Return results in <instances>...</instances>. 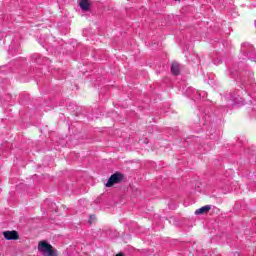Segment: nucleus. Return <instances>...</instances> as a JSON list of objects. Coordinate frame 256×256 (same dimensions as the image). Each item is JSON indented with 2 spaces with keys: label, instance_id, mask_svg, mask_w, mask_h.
Segmentation results:
<instances>
[{
  "label": "nucleus",
  "instance_id": "nucleus-7",
  "mask_svg": "<svg viewBox=\"0 0 256 256\" xmlns=\"http://www.w3.org/2000/svg\"><path fill=\"white\" fill-rule=\"evenodd\" d=\"M115 256H124L122 253L116 254Z\"/></svg>",
  "mask_w": 256,
  "mask_h": 256
},
{
  "label": "nucleus",
  "instance_id": "nucleus-5",
  "mask_svg": "<svg viewBox=\"0 0 256 256\" xmlns=\"http://www.w3.org/2000/svg\"><path fill=\"white\" fill-rule=\"evenodd\" d=\"M171 71H172V74L179 75V73H180L179 63H177V62L172 63Z\"/></svg>",
  "mask_w": 256,
  "mask_h": 256
},
{
  "label": "nucleus",
  "instance_id": "nucleus-6",
  "mask_svg": "<svg viewBox=\"0 0 256 256\" xmlns=\"http://www.w3.org/2000/svg\"><path fill=\"white\" fill-rule=\"evenodd\" d=\"M80 7L83 11H89V1L88 0H81Z\"/></svg>",
  "mask_w": 256,
  "mask_h": 256
},
{
  "label": "nucleus",
  "instance_id": "nucleus-3",
  "mask_svg": "<svg viewBox=\"0 0 256 256\" xmlns=\"http://www.w3.org/2000/svg\"><path fill=\"white\" fill-rule=\"evenodd\" d=\"M3 235H4V239H6V241H17V239H19V233H17V231H15V230L4 231Z\"/></svg>",
  "mask_w": 256,
  "mask_h": 256
},
{
  "label": "nucleus",
  "instance_id": "nucleus-2",
  "mask_svg": "<svg viewBox=\"0 0 256 256\" xmlns=\"http://www.w3.org/2000/svg\"><path fill=\"white\" fill-rule=\"evenodd\" d=\"M123 179V175L119 173H115L110 176L108 182L106 183V187H113V185L119 183Z\"/></svg>",
  "mask_w": 256,
  "mask_h": 256
},
{
  "label": "nucleus",
  "instance_id": "nucleus-1",
  "mask_svg": "<svg viewBox=\"0 0 256 256\" xmlns=\"http://www.w3.org/2000/svg\"><path fill=\"white\" fill-rule=\"evenodd\" d=\"M38 251L43 256H58L57 250L51 244L47 243V241H40L38 243Z\"/></svg>",
  "mask_w": 256,
  "mask_h": 256
},
{
  "label": "nucleus",
  "instance_id": "nucleus-4",
  "mask_svg": "<svg viewBox=\"0 0 256 256\" xmlns=\"http://www.w3.org/2000/svg\"><path fill=\"white\" fill-rule=\"evenodd\" d=\"M210 211H211V206L210 205H206V206H203V207L197 209L195 211V215H205V214H207Z\"/></svg>",
  "mask_w": 256,
  "mask_h": 256
}]
</instances>
